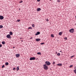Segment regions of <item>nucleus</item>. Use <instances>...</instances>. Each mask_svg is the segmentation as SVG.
Listing matches in <instances>:
<instances>
[{
  "label": "nucleus",
  "mask_w": 76,
  "mask_h": 76,
  "mask_svg": "<svg viewBox=\"0 0 76 76\" xmlns=\"http://www.w3.org/2000/svg\"><path fill=\"white\" fill-rule=\"evenodd\" d=\"M6 37L7 38H8L9 39H11V38H12V37H11V36H10V35L9 34L7 35L6 36Z\"/></svg>",
  "instance_id": "f257e3e1"
},
{
  "label": "nucleus",
  "mask_w": 76,
  "mask_h": 76,
  "mask_svg": "<svg viewBox=\"0 0 76 76\" xmlns=\"http://www.w3.org/2000/svg\"><path fill=\"white\" fill-rule=\"evenodd\" d=\"M43 66H44V69H45V70H47V69H48V66H47V65H46V64H45L43 65Z\"/></svg>",
  "instance_id": "f03ea898"
},
{
  "label": "nucleus",
  "mask_w": 76,
  "mask_h": 76,
  "mask_svg": "<svg viewBox=\"0 0 76 76\" xmlns=\"http://www.w3.org/2000/svg\"><path fill=\"white\" fill-rule=\"evenodd\" d=\"M45 63L46 65H47V66H50V62L49 61L45 62Z\"/></svg>",
  "instance_id": "7ed1b4c3"
},
{
  "label": "nucleus",
  "mask_w": 76,
  "mask_h": 76,
  "mask_svg": "<svg viewBox=\"0 0 76 76\" xmlns=\"http://www.w3.org/2000/svg\"><path fill=\"white\" fill-rule=\"evenodd\" d=\"M30 60H35V57H31L30 58Z\"/></svg>",
  "instance_id": "20e7f679"
},
{
  "label": "nucleus",
  "mask_w": 76,
  "mask_h": 76,
  "mask_svg": "<svg viewBox=\"0 0 76 76\" xmlns=\"http://www.w3.org/2000/svg\"><path fill=\"white\" fill-rule=\"evenodd\" d=\"M69 31L70 32L73 33V31H74V29L73 28H72Z\"/></svg>",
  "instance_id": "39448f33"
},
{
  "label": "nucleus",
  "mask_w": 76,
  "mask_h": 76,
  "mask_svg": "<svg viewBox=\"0 0 76 76\" xmlns=\"http://www.w3.org/2000/svg\"><path fill=\"white\" fill-rule=\"evenodd\" d=\"M4 19V17L0 15V19L1 20H2V19Z\"/></svg>",
  "instance_id": "423d86ee"
},
{
  "label": "nucleus",
  "mask_w": 76,
  "mask_h": 76,
  "mask_svg": "<svg viewBox=\"0 0 76 76\" xmlns=\"http://www.w3.org/2000/svg\"><path fill=\"white\" fill-rule=\"evenodd\" d=\"M15 56L17 58H18V57H19L20 56V54H16Z\"/></svg>",
  "instance_id": "0eeeda50"
},
{
  "label": "nucleus",
  "mask_w": 76,
  "mask_h": 76,
  "mask_svg": "<svg viewBox=\"0 0 76 76\" xmlns=\"http://www.w3.org/2000/svg\"><path fill=\"white\" fill-rule=\"evenodd\" d=\"M36 41H37V42H38V41H41V39H36Z\"/></svg>",
  "instance_id": "6e6552de"
},
{
  "label": "nucleus",
  "mask_w": 76,
  "mask_h": 76,
  "mask_svg": "<svg viewBox=\"0 0 76 76\" xmlns=\"http://www.w3.org/2000/svg\"><path fill=\"white\" fill-rule=\"evenodd\" d=\"M41 10V8H39L37 9V12H39Z\"/></svg>",
  "instance_id": "1a4fd4ad"
},
{
  "label": "nucleus",
  "mask_w": 76,
  "mask_h": 76,
  "mask_svg": "<svg viewBox=\"0 0 76 76\" xmlns=\"http://www.w3.org/2000/svg\"><path fill=\"white\" fill-rule=\"evenodd\" d=\"M40 34V32H37L36 34H35V35H39V34Z\"/></svg>",
  "instance_id": "9d476101"
},
{
  "label": "nucleus",
  "mask_w": 76,
  "mask_h": 76,
  "mask_svg": "<svg viewBox=\"0 0 76 76\" xmlns=\"http://www.w3.org/2000/svg\"><path fill=\"white\" fill-rule=\"evenodd\" d=\"M57 65L59 66H62V64H58Z\"/></svg>",
  "instance_id": "9b49d317"
},
{
  "label": "nucleus",
  "mask_w": 76,
  "mask_h": 76,
  "mask_svg": "<svg viewBox=\"0 0 76 76\" xmlns=\"http://www.w3.org/2000/svg\"><path fill=\"white\" fill-rule=\"evenodd\" d=\"M10 35H13V33L12 31H10Z\"/></svg>",
  "instance_id": "f8f14e48"
},
{
  "label": "nucleus",
  "mask_w": 76,
  "mask_h": 76,
  "mask_svg": "<svg viewBox=\"0 0 76 76\" xmlns=\"http://www.w3.org/2000/svg\"><path fill=\"white\" fill-rule=\"evenodd\" d=\"M58 35H62V32L59 33Z\"/></svg>",
  "instance_id": "ddd939ff"
},
{
  "label": "nucleus",
  "mask_w": 76,
  "mask_h": 76,
  "mask_svg": "<svg viewBox=\"0 0 76 76\" xmlns=\"http://www.w3.org/2000/svg\"><path fill=\"white\" fill-rule=\"evenodd\" d=\"M5 64L6 66H8V65H9V63H8V62H6L5 63Z\"/></svg>",
  "instance_id": "4468645a"
},
{
  "label": "nucleus",
  "mask_w": 76,
  "mask_h": 76,
  "mask_svg": "<svg viewBox=\"0 0 76 76\" xmlns=\"http://www.w3.org/2000/svg\"><path fill=\"white\" fill-rule=\"evenodd\" d=\"M5 42L4 41H3L2 42V44H3V45H4L5 44Z\"/></svg>",
  "instance_id": "2eb2a0df"
},
{
  "label": "nucleus",
  "mask_w": 76,
  "mask_h": 76,
  "mask_svg": "<svg viewBox=\"0 0 76 76\" xmlns=\"http://www.w3.org/2000/svg\"><path fill=\"white\" fill-rule=\"evenodd\" d=\"M17 69H16V70L17 71H18V70H19V66H18L17 68Z\"/></svg>",
  "instance_id": "dca6fc26"
},
{
  "label": "nucleus",
  "mask_w": 76,
  "mask_h": 76,
  "mask_svg": "<svg viewBox=\"0 0 76 76\" xmlns=\"http://www.w3.org/2000/svg\"><path fill=\"white\" fill-rule=\"evenodd\" d=\"M51 37H52V38H54V36H53V34H51Z\"/></svg>",
  "instance_id": "f3484780"
},
{
  "label": "nucleus",
  "mask_w": 76,
  "mask_h": 76,
  "mask_svg": "<svg viewBox=\"0 0 76 76\" xmlns=\"http://www.w3.org/2000/svg\"><path fill=\"white\" fill-rule=\"evenodd\" d=\"M57 55L58 56H60V53H57Z\"/></svg>",
  "instance_id": "a211bd4d"
},
{
  "label": "nucleus",
  "mask_w": 76,
  "mask_h": 76,
  "mask_svg": "<svg viewBox=\"0 0 76 76\" xmlns=\"http://www.w3.org/2000/svg\"><path fill=\"white\" fill-rule=\"evenodd\" d=\"M37 54L38 55H41V53L40 52H38L37 53Z\"/></svg>",
  "instance_id": "6ab92c4d"
},
{
  "label": "nucleus",
  "mask_w": 76,
  "mask_h": 76,
  "mask_svg": "<svg viewBox=\"0 0 76 76\" xmlns=\"http://www.w3.org/2000/svg\"><path fill=\"white\" fill-rule=\"evenodd\" d=\"M3 28V26L0 25V29L1 28Z\"/></svg>",
  "instance_id": "aec40b11"
},
{
  "label": "nucleus",
  "mask_w": 76,
  "mask_h": 76,
  "mask_svg": "<svg viewBox=\"0 0 76 76\" xmlns=\"http://www.w3.org/2000/svg\"><path fill=\"white\" fill-rule=\"evenodd\" d=\"M32 29V28L31 27H29L28 28V29Z\"/></svg>",
  "instance_id": "412c9836"
},
{
  "label": "nucleus",
  "mask_w": 76,
  "mask_h": 76,
  "mask_svg": "<svg viewBox=\"0 0 76 76\" xmlns=\"http://www.w3.org/2000/svg\"><path fill=\"white\" fill-rule=\"evenodd\" d=\"M32 27H33L34 28L35 27V25H34V24H33L32 25Z\"/></svg>",
  "instance_id": "4be33fe9"
},
{
  "label": "nucleus",
  "mask_w": 76,
  "mask_h": 76,
  "mask_svg": "<svg viewBox=\"0 0 76 76\" xmlns=\"http://www.w3.org/2000/svg\"><path fill=\"white\" fill-rule=\"evenodd\" d=\"M72 67H73V65H70L69 67L70 68H72Z\"/></svg>",
  "instance_id": "5701e85b"
},
{
  "label": "nucleus",
  "mask_w": 76,
  "mask_h": 76,
  "mask_svg": "<svg viewBox=\"0 0 76 76\" xmlns=\"http://www.w3.org/2000/svg\"><path fill=\"white\" fill-rule=\"evenodd\" d=\"M23 2V1H20L19 3H22Z\"/></svg>",
  "instance_id": "b1692460"
},
{
  "label": "nucleus",
  "mask_w": 76,
  "mask_h": 76,
  "mask_svg": "<svg viewBox=\"0 0 76 76\" xmlns=\"http://www.w3.org/2000/svg\"><path fill=\"white\" fill-rule=\"evenodd\" d=\"M75 57V56L73 55L71 57V58H73V57Z\"/></svg>",
  "instance_id": "393cba45"
},
{
  "label": "nucleus",
  "mask_w": 76,
  "mask_h": 76,
  "mask_svg": "<svg viewBox=\"0 0 76 76\" xmlns=\"http://www.w3.org/2000/svg\"><path fill=\"white\" fill-rule=\"evenodd\" d=\"M44 44V43H42L40 44L41 45H42Z\"/></svg>",
  "instance_id": "a878e982"
},
{
  "label": "nucleus",
  "mask_w": 76,
  "mask_h": 76,
  "mask_svg": "<svg viewBox=\"0 0 76 76\" xmlns=\"http://www.w3.org/2000/svg\"><path fill=\"white\" fill-rule=\"evenodd\" d=\"M20 20H17V22H20Z\"/></svg>",
  "instance_id": "bb28decb"
},
{
  "label": "nucleus",
  "mask_w": 76,
  "mask_h": 76,
  "mask_svg": "<svg viewBox=\"0 0 76 76\" xmlns=\"http://www.w3.org/2000/svg\"><path fill=\"white\" fill-rule=\"evenodd\" d=\"M46 20L47 21V22H48L49 21L48 19H46Z\"/></svg>",
  "instance_id": "cd10ccee"
},
{
  "label": "nucleus",
  "mask_w": 76,
  "mask_h": 76,
  "mask_svg": "<svg viewBox=\"0 0 76 76\" xmlns=\"http://www.w3.org/2000/svg\"><path fill=\"white\" fill-rule=\"evenodd\" d=\"M64 39H66V40H67V37H65Z\"/></svg>",
  "instance_id": "c85d7f7f"
},
{
  "label": "nucleus",
  "mask_w": 76,
  "mask_h": 76,
  "mask_svg": "<svg viewBox=\"0 0 76 76\" xmlns=\"http://www.w3.org/2000/svg\"><path fill=\"white\" fill-rule=\"evenodd\" d=\"M2 47V45L0 44V48H1Z\"/></svg>",
  "instance_id": "c756f323"
},
{
  "label": "nucleus",
  "mask_w": 76,
  "mask_h": 76,
  "mask_svg": "<svg viewBox=\"0 0 76 76\" xmlns=\"http://www.w3.org/2000/svg\"><path fill=\"white\" fill-rule=\"evenodd\" d=\"M4 67V65H2V68H3V67Z\"/></svg>",
  "instance_id": "7c9ffc66"
},
{
  "label": "nucleus",
  "mask_w": 76,
  "mask_h": 76,
  "mask_svg": "<svg viewBox=\"0 0 76 76\" xmlns=\"http://www.w3.org/2000/svg\"><path fill=\"white\" fill-rule=\"evenodd\" d=\"M55 62L54 61L53 62V64H55Z\"/></svg>",
  "instance_id": "2f4dec72"
},
{
  "label": "nucleus",
  "mask_w": 76,
  "mask_h": 76,
  "mask_svg": "<svg viewBox=\"0 0 76 76\" xmlns=\"http://www.w3.org/2000/svg\"><path fill=\"white\" fill-rule=\"evenodd\" d=\"M58 2V3H60V0H58L57 1Z\"/></svg>",
  "instance_id": "473e14b6"
},
{
  "label": "nucleus",
  "mask_w": 76,
  "mask_h": 76,
  "mask_svg": "<svg viewBox=\"0 0 76 76\" xmlns=\"http://www.w3.org/2000/svg\"><path fill=\"white\" fill-rule=\"evenodd\" d=\"M37 1H38L39 2V1H40V0H37Z\"/></svg>",
  "instance_id": "72a5a7b5"
},
{
  "label": "nucleus",
  "mask_w": 76,
  "mask_h": 76,
  "mask_svg": "<svg viewBox=\"0 0 76 76\" xmlns=\"http://www.w3.org/2000/svg\"><path fill=\"white\" fill-rule=\"evenodd\" d=\"M15 68H13V70H15Z\"/></svg>",
  "instance_id": "f704fd0d"
},
{
  "label": "nucleus",
  "mask_w": 76,
  "mask_h": 76,
  "mask_svg": "<svg viewBox=\"0 0 76 76\" xmlns=\"http://www.w3.org/2000/svg\"><path fill=\"white\" fill-rule=\"evenodd\" d=\"M56 54H57V52H56Z\"/></svg>",
  "instance_id": "c9c22d12"
},
{
  "label": "nucleus",
  "mask_w": 76,
  "mask_h": 76,
  "mask_svg": "<svg viewBox=\"0 0 76 76\" xmlns=\"http://www.w3.org/2000/svg\"><path fill=\"white\" fill-rule=\"evenodd\" d=\"M15 47H13V48H15Z\"/></svg>",
  "instance_id": "e433bc0d"
},
{
  "label": "nucleus",
  "mask_w": 76,
  "mask_h": 76,
  "mask_svg": "<svg viewBox=\"0 0 76 76\" xmlns=\"http://www.w3.org/2000/svg\"><path fill=\"white\" fill-rule=\"evenodd\" d=\"M32 37H31V39H32Z\"/></svg>",
  "instance_id": "4c0bfd02"
},
{
  "label": "nucleus",
  "mask_w": 76,
  "mask_h": 76,
  "mask_svg": "<svg viewBox=\"0 0 76 76\" xmlns=\"http://www.w3.org/2000/svg\"><path fill=\"white\" fill-rule=\"evenodd\" d=\"M60 52H62V51H60Z\"/></svg>",
  "instance_id": "58836bf2"
},
{
  "label": "nucleus",
  "mask_w": 76,
  "mask_h": 76,
  "mask_svg": "<svg viewBox=\"0 0 76 76\" xmlns=\"http://www.w3.org/2000/svg\"><path fill=\"white\" fill-rule=\"evenodd\" d=\"M50 0V1H51L52 0Z\"/></svg>",
  "instance_id": "ea45409f"
},
{
  "label": "nucleus",
  "mask_w": 76,
  "mask_h": 76,
  "mask_svg": "<svg viewBox=\"0 0 76 76\" xmlns=\"http://www.w3.org/2000/svg\"><path fill=\"white\" fill-rule=\"evenodd\" d=\"M75 18H76V16H75Z\"/></svg>",
  "instance_id": "a19ab883"
}]
</instances>
